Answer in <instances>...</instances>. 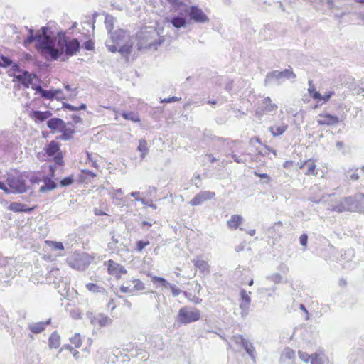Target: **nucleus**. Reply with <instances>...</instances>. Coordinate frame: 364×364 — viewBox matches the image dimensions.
Returning a JSON list of instances; mask_svg holds the SVG:
<instances>
[{"mask_svg": "<svg viewBox=\"0 0 364 364\" xmlns=\"http://www.w3.org/2000/svg\"><path fill=\"white\" fill-rule=\"evenodd\" d=\"M41 46L45 50V54L55 60L63 53L68 56L75 55L80 50V42L77 39L59 35L57 43L53 38L46 37L41 41Z\"/></svg>", "mask_w": 364, "mask_h": 364, "instance_id": "nucleus-1", "label": "nucleus"}, {"mask_svg": "<svg viewBox=\"0 0 364 364\" xmlns=\"http://www.w3.org/2000/svg\"><path fill=\"white\" fill-rule=\"evenodd\" d=\"M136 41L134 36H131L125 31L118 29L111 33L105 42V46L111 53L119 52L122 55H128L132 53Z\"/></svg>", "mask_w": 364, "mask_h": 364, "instance_id": "nucleus-2", "label": "nucleus"}, {"mask_svg": "<svg viewBox=\"0 0 364 364\" xmlns=\"http://www.w3.org/2000/svg\"><path fill=\"white\" fill-rule=\"evenodd\" d=\"M45 154L39 153L38 155V158L40 160H45L43 156L46 154L49 157H53V161H55L56 165L63 166V154L60 150V145L55 141H51L44 149Z\"/></svg>", "mask_w": 364, "mask_h": 364, "instance_id": "nucleus-3", "label": "nucleus"}, {"mask_svg": "<svg viewBox=\"0 0 364 364\" xmlns=\"http://www.w3.org/2000/svg\"><path fill=\"white\" fill-rule=\"evenodd\" d=\"M200 318V311L191 306H183L179 309L177 315L178 322L183 324H188L197 321Z\"/></svg>", "mask_w": 364, "mask_h": 364, "instance_id": "nucleus-4", "label": "nucleus"}, {"mask_svg": "<svg viewBox=\"0 0 364 364\" xmlns=\"http://www.w3.org/2000/svg\"><path fill=\"white\" fill-rule=\"evenodd\" d=\"M9 193H23L27 191L28 186L21 176H9L6 178Z\"/></svg>", "mask_w": 364, "mask_h": 364, "instance_id": "nucleus-5", "label": "nucleus"}, {"mask_svg": "<svg viewBox=\"0 0 364 364\" xmlns=\"http://www.w3.org/2000/svg\"><path fill=\"white\" fill-rule=\"evenodd\" d=\"M277 105L273 103L269 97H266L261 102H258L255 114L260 119L265 114L277 111Z\"/></svg>", "mask_w": 364, "mask_h": 364, "instance_id": "nucleus-6", "label": "nucleus"}, {"mask_svg": "<svg viewBox=\"0 0 364 364\" xmlns=\"http://www.w3.org/2000/svg\"><path fill=\"white\" fill-rule=\"evenodd\" d=\"M296 77V75L291 69H285L283 71L274 70L267 74L264 80L265 85H267L273 80H279L283 78L293 79Z\"/></svg>", "mask_w": 364, "mask_h": 364, "instance_id": "nucleus-7", "label": "nucleus"}, {"mask_svg": "<svg viewBox=\"0 0 364 364\" xmlns=\"http://www.w3.org/2000/svg\"><path fill=\"white\" fill-rule=\"evenodd\" d=\"M48 28L42 27L41 29V34L40 33H38L34 36L33 30L31 28L29 29V36L24 41V45L26 46L32 43L35 40H37L38 42V46L39 49H41L42 53H43L45 54V50L41 46V41H43V39L46 38V37H50L48 34Z\"/></svg>", "mask_w": 364, "mask_h": 364, "instance_id": "nucleus-8", "label": "nucleus"}, {"mask_svg": "<svg viewBox=\"0 0 364 364\" xmlns=\"http://www.w3.org/2000/svg\"><path fill=\"white\" fill-rule=\"evenodd\" d=\"M318 117L317 122L319 125L336 126L340 122V119L336 115L327 112L319 114Z\"/></svg>", "mask_w": 364, "mask_h": 364, "instance_id": "nucleus-9", "label": "nucleus"}, {"mask_svg": "<svg viewBox=\"0 0 364 364\" xmlns=\"http://www.w3.org/2000/svg\"><path fill=\"white\" fill-rule=\"evenodd\" d=\"M14 80L21 82L25 87L28 88L30 85H34L33 80L36 78V75L24 70L21 73L14 74Z\"/></svg>", "mask_w": 364, "mask_h": 364, "instance_id": "nucleus-10", "label": "nucleus"}, {"mask_svg": "<svg viewBox=\"0 0 364 364\" xmlns=\"http://www.w3.org/2000/svg\"><path fill=\"white\" fill-rule=\"evenodd\" d=\"M215 192L209 191H201L193 198V199L189 202V204L192 206L199 205L206 200H211L215 198Z\"/></svg>", "mask_w": 364, "mask_h": 364, "instance_id": "nucleus-11", "label": "nucleus"}, {"mask_svg": "<svg viewBox=\"0 0 364 364\" xmlns=\"http://www.w3.org/2000/svg\"><path fill=\"white\" fill-rule=\"evenodd\" d=\"M130 282L134 284V286L132 287H131L129 284L121 286L120 291L122 293L134 294L137 291H142L145 289L144 284L139 279H133Z\"/></svg>", "mask_w": 364, "mask_h": 364, "instance_id": "nucleus-12", "label": "nucleus"}, {"mask_svg": "<svg viewBox=\"0 0 364 364\" xmlns=\"http://www.w3.org/2000/svg\"><path fill=\"white\" fill-rule=\"evenodd\" d=\"M191 19L198 23H205L208 21V16L204 12L197 6H191L189 11Z\"/></svg>", "mask_w": 364, "mask_h": 364, "instance_id": "nucleus-13", "label": "nucleus"}, {"mask_svg": "<svg viewBox=\"0 0 364 364\" xmlns=\"http://www.w3.org/2000/svg\"><path fill=\"white\" fill-rule=\"evenodd\" d=\"M108 272L117 278H120L122 275L127 274L125 268L113 260L108 261Z\"/></svg>", "mask_w": 364, "mask_h": 364, "instance_id": "nucleus-14", "label": "nucleus"}, {"mask_svg": "<svg viewBox=\"0 0 364 364\" xmlns=\"http://www.w3.org/2000/svg\"><path fill=\"white\" fill-rule=\"evenodd\" d=\"M32 89L39 92L42 97L46 99L58 98V95L61 94L62 91L59 89L54 90H47L43 89L40 85H32Z\"/></svg>", "mask_w": 364, "mask_h": 364, "instance_id": "nucleus-15", "label": "nucleus"}, {"mask_svg": "<svg viewBox=\"0 0 364 364\" xmlns=\"http://www.w3.org/2000/svg\"><path fill=\"white\" fill-rule=\"evenodd\" d=\"M288 129V124L284 122L275 123L268 128L269 132L274 137L282 135Z\"/></svg>", "mask_w": 364, "mask_h": 364, "instance_id": "nucleus-16", "label": "nucleus"}, {"mask_svg": "<svg viewBox=\"0 0 364 364\" xmlns=\"http://www.w3.org/2000/svg\"><path fill=\"white\" fill-rule=\"evenodd\" d=\"M240 296L242 301L240 304V307L242 309V316H246L247 314V311L249 309V306L251 301V298L248 293L244 289L240 291Z\"/></svg>", "mask_w": 364, "mask_h": 364, "instance_id": "nucleus-17", "label": "nucleus"}, {"mask_svg": "<svg viewBox=\"0 0 364 364\" xmlns=\"http://www.w3.org/2000/svg\"><path fill=\"white\" fill-rule=\"evenodd\" d=\"M48 127L51 129H59L60 131L65 128L63 120L59 118H52L47 122Z\"/></svg>", "mask_w": 364, "mask_h": 364, "instance_id": "nucleus-18", "label": "nucleus"}, {"mask_svg": "<svg viewBox=\"0 0 364 364\" xmlns=\"http://www.w3.org/2000/svg\"><path fill=\"white\" fill-rule=\"evenodd\" d=\"M50 323V320L46 322H38L30 323L28 328L30 331L33 333H40L46 328V325Z\"/></svg>", "mask_w": 364, "mask_h": 364, "instance_id": "nucleus-19", "label": "nucleus"}, {"mask_svg": "<svg viewBox=\"0 0 364 364\" xmlns=\"http://www.w3.org/2000/svg\"><path fill=\"white\" fill-rule=\"evenodd\" d=\"M243 218L241 215H233L231 216L230 219L228 220L227 225L228 228L231 229H237L240 224L242 223Z\"/></svg>", "mask_w": 364, "mask_h": 364, "instance_id": "nucleus-20", "label": "nucleus"}, {"mask_svg": "<svg viewBox=\"0 0 364 364\" xmlns=\"http://www.w3.org/2000/svg\"><path fill=\"white\" fill-rule=\"evenodd\" d=\"M346 208H349L347 211H358V206L355 201V195L343 199Z\"/></svg>", "mask_w": 364, "mask_h": 364, "instance_id": "nucleus-21", "label": "nucleus"}, {"mask_svg": "<svg viewBox=\"0 0 364 364\" xmlns=\"http://www.w3.org/2000/svg\"><path fill=\"white\" fill-rule=\"evenodd\" d=\"M52 115L49 111L41 112V111H33V118L38 122H43L48 119Z\"/></svg>", "mask_w": 364, "mask_h": 364, "instance_id": "nucleus-22", "label": "nucleus"}, {"mask_svg": "<svg viewBox=\"0 0 364 364\" xmlns=\"http://www.w3.org/2000/svg\"><path fill=\"white\" fill-rule=\"evenodd\" d=\"M44 185L40 188L41 192H46L48 191L53 190L56 188V183L48 177H45L43 179Z\"/></svg>", "mask_w": 364, "mask_h": 364, "instance_id": "nucleus-23", "label": "nucleus"}, {"mask_svg": "<svg viewBox=\"0 0 364 364\" xmlns=\"http://www.w3.org/2000/svg\"><path fill=\"white\" fill-rule=\"evenodd\" d=\"M194 265L202 272H209V265L208 262L198 257L193 260Z\"/></svg>", "mask_w": 364, "mask_h": 364, "instance_id": "nucleus-24", "label": "nucleus"}, {"mask_svg": "<svg viewBox=\"0 0 364 364\" xmlns=\"http://www.w3.org/2000/svg\"><path fill=\"white\" fill-rule=\"evenodd\" d=\"M306 171H305V175L316 176L318 173L316 171V164L314 160L311 159L306 160Z\"/></svg>", "mask_w": 364, "mask_h": 364, "instance_id": "nucleus-25", "label": "nucleus"}, {"mask_svg": "<svg viewBox=\"0 0 364 364\" xmlns=\"http://www.w3.org/2000/svg\"><path fill=\"white\" fill-rule=\"evenodd\" d=\"M97 323L100 327L107 326L112 323V319L103 314H98Z\"/></svg>", "mask_w": 364, "mask_h": 364, "instance_id": "nucleus-26", "label": "nucleus"}, {"mask_svg": "<svg viewBox=\"0 0 364 364\" xmlns=\"http://www.w3.org/2000/svg\"><path fill=\"white\" fill-rule=\"evenodd\" d=\"M60 346V336L56 333L53 332L49 338V346L50 348H58Z\"/></svg>", "mask_w": 364, "mask_h": 364, "instance_id": "nucleus-27", "label": "nucleus"}, {"mask_svg": "<svg viewBox=\"0 0 364 364\" xmlns=\"http://www.w3.org/2000/svg\"><path fill=\"white\" fill-rule=\"evenodd\" d=\"M242 348L245 350L253 362H256V351L253 344L248 341L245 343V346Z\"/></svg>", "mask_w": 364, "mask_h": 364, "instance_id": "nucleus-28", "label": "nucleus"}, {"mask_svg": "<svg viewBox=\"0 0 364 364\" xmlns=\"http://www.w3.org/2000/svg\"><path fill=\"white\" fill-rule=\"evenodd\" d=\"M168 21L176 28L184 27L186 23V18L181 16H174L168 20Z\"/></svg>", "mask_w": 364, "mask_h": 364, "instance_id": "nucleus-29", "label": "nucleus"}, {"mask_svg": "<svg viewBox=\"0 0 364 364\" xmlns=\"http://www.w3.org/2000/svg\"><path fill=\"white\" fill-rule=\"evenodd\" d=\"M151 282L156 287H162L164 288H168V287L171 284L164 278L160 277H157V276L152 277H151Z\"/></svg>", "mask_w": 364, "mask_h": 364, "instance_id": "nucleus-30", "label": "nucleus"}, {"mask_svg": "<svg viewBox=\"0 0 364 364\" xmlns=\"http://www.w3.org/2000/svg\"><path fill=\"white\" fill-rule=\"evenodd\" d=\"M114 18L112 16H111L109 14H107L105 16V25L106 29L108 31V34L109 36H111V33L114 32V31H112V30L114 28Z\"/></svg>", "mask_w": 364, "mask_h": 364, "instance_id": "nucleus-31", "label": "nucleus"}, {"mask_svg": "<svg viewBox=\"0 0 364 364\" xmlns=\"http://www.w3.org/2000/svg\"><path fill=\"white\" fill-rule=\"evenodd\" d=\"M124 119L126 120H129L133 122H140V117L139 114L134 112H122L120 114Z\"/></svg>", "mask_w": 364, "mask_h": 364, "instance_id": "nucleus-32", "label": "nucleus"}, {"mask_svg": "<svg viewBox=\"0 0 364 364\" xmlns=\"http://www.w3.org/2000/svg\"><path fill=\"white\" fill-rule=\"evenodd\" d=\"M160 44H161V41L156 42L155 41H148L146 43H143L142 41H141L137 44V46H138L139 50H141L142 48L156 49L157 46H159Z\"/></svg>", "mask_w": 364, "mask_h": 364, "instance_id": "nucleus-33", "label": "nucleus"}, {"mask_svg": "<svg viewBox=\"0 0 364 364\" xmlns=\"http://www.w3.org/2000/svg\"><path fill=\"white\" fill-rule=\"evenodd\" d=\"M137 149L141 152V158L144 159L149 151L146 141L144 139L140 140Z\"/></svg>", "mask_w": 364, "mask_h": 364, "instance_id": "nucleus-34", "label": "nucleus"}, {"mask_svg": "<svg viewBox=\"0 0 364 364\" xmlns=\"http://www.w3.org/2000/svg\"><path fill=\"white\" fill-rule=\"evenodd\" d=\"M355 201L358 206V211H363L364 210V194L361 193L355 194Z\"/></svg>", "mask_w": 364, "mask_h": 364, "instance_id": "nucleus-35", "label": "nucleus"}, {"mask_svg": "<svg viewBox=\"0 0 364 364\" xmlns=\"http://www.w3.org/2000/svg\"><path fill=\"white\" fill-rule=\"evenodd\" d=\"M349 208H346L343 200H342L338 205H332L329 208L331 211H336L338 213L347 211Z\"/></svg>", "mask_w": 364, "mask_h": 364, "instance_id": "nucleus-36", "label": "nucleus"}, {"mask_svg": "<svg viewBox=\"0 0 364 364\" xmlns=\"http://www.w3.org/2000/svg\"><path fill=\"white\" fill-rule=\"evenodd\" d=\"M231 340L236 344L240 346L243 347L245 343H247L248 341L243 338L241 335H235L231 338Z\"/></svg>", "mask_w": 364, "mask_h": 364, "instance_id": "nucleus-37", "label": "nucleus"}, {"mask_svg": "<svg viewBox=\"0 0 364 364\" xmlns=\"http://www.w3.org/2000/svg\"><path fill=\"white\" fill-rule=\"evenodd\" d=\"M9 210L14 211V212H23V211L26 210L24 209V205H23L21 203H11L9 205Z\"/></svg>", "mask_w": 364, "mask_h": 364, "instance_id": "nucleus-38", "label": "nucleus"}, {"mask_svg": "<svg viewBox=\"0 0 364 364\" xmlns=\"http://www.w3.org/2000/svg\"><path fill=\"white\" fill-rule=\"evenodd\" d=\"M309 87L308 90H309L310 95L313 97V99L316 100V99H318V97H321V94L315 90L314 87L312 85L311 81L309 82Z\"/></svg>", "mask_w": 364, "mask_h": 364, "instance_id": "nucleus-39", "label": "nucleus"}, {"mask_svg": "<svg viewBox=\"0 0 364 364\" xmlns=\"http://www.w3.org/2000/svg\"><path fill=\"white\" fill-rule=\"evenodd\" d=\"M295 356V352L291 349L290 348H284L282 354V358H284L286 359H293Z\"/></svg>", "mask_w": 364, "mask_h": 364, "instance_id": "nucleus-40", "label": "nucleus"}, {"mask_svg": "<svg viewBox=\"0 0 364 364\" xmlns=\"http://www.w3.org/2000/svg\"><path fill=\"white\" fill-rule=\"evenodd\" d=\"M86 288L92 292L96 293V292H102L104 291V289L102 287H100L97 286V284L94 283H88L86 284Z\"/></svg>", "mask_w": 364, "mask_h": 364, "instance_id": "nucleus-41", "label": "nucleus"}, {"mask_svg": "<svg viewBox=\"0 0 364 364\" xmlns=\"http://www.w3.org/2000/svg\"><path fill=\"white\" fill-rule=\"evenodd\" d=\"M70 342L75 345L76 348H80L82 345V341L79 333H75L74 336L70 338Z\"/></svg>", "mask_w": 364, "mask_h": 364, "instance_id": "nucleus-42", "label": "nucleus"}, {"mask_svg": "<svg viewBox=\"0 0 364 364\" xmlns=\"http://www.w3.org/2000/svg\"><path fill=\"white\" fill-rule=\"evenodd\" d=\"M282 276L279 273H274L270 276H268L267 277V279L271 281V282H273L275 284H279L282 282Z\"/></svg>", "mask_w": 364, "mask_h": 364, "instance_id": "nucleus-43", "label": "nucleus"}, {"mask_svg": "<svg viewBox=\"0 0 364 364\" xmlns=\"http://www.w3.org/2000/svg\"><path fill=\"white\" fill-rule=\"evenodd\" d=\"M311 364H323V360L320 356V354L315 353L311 355Z\"/></svg>", "mask_w": 364, "mask_h": 364, "instance_id": "nucleus-44", "label": "nucleus"}, {"mask_svg": "<svg viewBox=\"0 0 364 364\" xmlns=\"http://www.w3.org/2000/svg\"><path fill=\"white\" fill-rule=\"evenodd\" d=\"M334 95H335L334 91H332V90L328 91V92H326L323 95H321V97H318V100H323V102H326Z\"/></svg>", "mask_w": 364, "mask_h": 364, "instance_id": "nucleus-45", "label": "nucleus"}, {"mask_svg": "<svg viewBox=\"0 0 364 364\" xmlns=\"http://www.w3.org/2000/svg\"><path fill=\"white\" fill-rule=\"evenodd\" d=\"M74 133V130L71 129H65L64 133L60 136V138L63 140L69 139L72 134Z\"/></svg>", "mask_w": 364, "mask_h": 364, "instance_id": "nucleus-46", "label": "nucleus"}, {"mask_svg": "<svg viewBox=\"0 0 364 364\" xmlns=\"http://www.w3.org/2000/svg\"><path fill=\"white\" fill-rule=\"evenodd\" d=\"M149 245V241L139 240L136 242V250L141 252L143 249Z\"/></svg>", "mask_w": 364, "mask_h": 364, "instance_id": "nucleus-47", "label": "nucleus"}, {"mask_svg": "<svg viewBox=\"0 0 364 364\" xmlns=\"http://www.w3.org/2000/svg\"><path fill=\"white\" fill-rule=\"evenodd\" d=\"M11 63H12V61L9 58L3 56V55L1 57L0 66L8 67V66L11 65Z\"/></svg>", "mask_w": 364, "mask_h": 364, "instance_id": "nucleus-48", "label": "nucleus"}, {"mask_svg": "<svg viewBox=\"0 0 364 364\" xmlns=\"http://www.w3.org/2000/svg\"><path fill=\"white\" fill-rule=\"evenodd\" d=\"M70 316L75 319H81L82 313L78 309H75L70 311Z\"/></svg>", "mask_w": 364, "mask_h": 364, "instance_id": "nucleus-49", "label": "nucleus"}, {"mask_svg": "<svg viewBox=\"0 0 364 364\" xmlns=\"http://www.w3.org/2000/svg\"><path fill=\"white\" fill-rule=\"evenodd\" d=\"M73 181V178L72 176H68L61 180L60 183L61 186H67L72 184Z\"/></svg>", "mask_w": 364, "mask_h": 364, "instance_id": "nucleus-50", "label": "nucleus"}, {"mask_svg": "<svg viewBox=\"0 0 364 364\" xmlns=\"http://www.w3.org/2000/svg\"><path fill=\"white\" fill-rule=\"evenodd\" d=\"M298 355L299 358L305 363H307L309 360V358H311V355H309L306 352H303L301 350L298 352Z\"/></svg>", "mask_w": 364, "mask_h": 364, "instance_id": "nucleus-51", "label": "nucleus"}, {"mask_svg": "<svg viewBox=\"0 0 364 364\" xmlns=\"http://www.w3.org/2000/svg\"><path fill=\"white\" fill-rule=\"evenodd\" d=\"M87 316L92 325H96L97 323V315L95 316L92 311H87Z\"/></svg>", "mask_w": 364, "mask_h": 364, "instance_id": "nucleus-52", "label": "nucleus"}, {"mask_svg": "<svg viewBox=\"0 0 364 364\" xmlns=\"http://www.w3.org/2000/svg\"><path fill=\"white\" fill-rule=\"evenodd\" d=\"M50 246L53 250H63L64 249V247L62 244V242H50Z\"/></svg>", "mask_w": 364, "mask_h": 364, "instance_id": "nucleus-53", "label": "nucleus"}, {"mask_svg": "<svg viewBox=\"0 0 364 364\" xmlns=\"http://www.w3.org/2000/svg\"><path fill=\"white\" fill-rule=\"evenodd\" d=\"M168 288L171 289L172 294L174 297L178 296L181 293V290L173 284H171Z\"/></svg>", "mask_w": 364, "mask_h": 364, "instance_id": "nucleus-54", "label": "nucleus"}, {"mask_svg": "<svg viewBox=\"0 0 364 364\" xmlns=\"http://www.w3.org/2000/svg\"><path fill=\"white\" fill-rule=\"evenodd\" d=\"M83 46L87 50H92L94 49V42L92 40H88L85 42Z\"/></svg>", "mask_w": 364, "mask_h": 364, "instance_id": "nucleus-55", "label": "nucleus"}, {"mask_svg": "<svg viewBox=\"0 0 364 364\" xmlns=\"http://www.w3.org/2000/svg\"><path fill=\"white\" fill-rule=\"evenodd\" d=\"M308 237L307 235L303 234L299 237V242L303 247H306L307 245Z\"/></svg>", "mask_w": 364, "mask_h": 364, "instance_id": "nucleus-56", "label": "nucleus"}, {"mask_svg": "<svg viewBox=\"0 0 364 364\" xmlns=\"http://www.w3.org/2000/svg\"><path fill=\"white\" fill-rule=\"evenodd\" d=\"M282 223L281 222H277V223H275L274 225L269 228L268 229V232L269 233H272L273 231L276 230L277 228H282Z\"/></svg>", "mask_w": 364, "mask_h": 364, "instance_id": "nucleus-57", "label": "nucleus"}, {"mask_svg": "<svg viewBox=\"0 0 364 364\" xmlns=\"http://www.w3.org/2000/svg\"><path fill=\"white\" fill-rule=\"evenodd\" d=\"M87 159L91 162V164L93 167H97V161L92 157V155L90 153H87Z\"/></svg>", "mask_w": 364, "mask_h": 364, "instance_id": "nucleus-58", "label": "nucleus"}, {"mask_svg": "<svg viewBox=\"0 0 364 364\" xmlns=\"http://www.w3.org/2000/svg\"><path fill=\"white\" fill-rule=\"evenodd\" d=\"M63 107L65 109H68L71 111H77L78 110V108L77 107L73 106L70 104L68 103H63Z\"/></svg>", "mask_w": 364, "mask_h": 364, "instance_id": "nucleus-59", "label": "nucleus"}, {"mask_svg": "<svg viewBox=\"0 0 364 364\" xmlns=\"http://www.w3.org/2000/svg\"><path fill=\"white\" fill-rule=\"evenodd\" d=\"M178 100H179L178 97H168V98H164V100H161V102L170 103V102H176Z\"/></svg>", "mask_w": 364, "mask_h": 364, "instance_id": "nucleus-60", "label": "nucleus"}, {"mask_svg": "<svg viewBox=\"0 0 364 364\" xmlns=\"http://www.w3.org/2000/svg\"><path fill=\"white\" fill-rule=\"evenodd\" d=\"M232 159L237 163L242 164L245 163V161L242 159L240 156H237L235 154H231Z\"/></svg>", "mask_w": 364, "mask_h": 364, "instance_id": "nucleus-61", "label": "nucleus"}, {"mask_svg": "<svg viewBox=\"0 0 364 364\" xmlns=\"http://www.w3.org/2000/svg\"><path fill=\"white\" fill-rule=\"evenodd\" d=\"M67 349H69L70 350V352L73 353V357L75 358V359H77L78 357H79V352L76 350H75L73 348H72L71 346H68L66 347Z\"/></svg>", "mask_w": 364, "mask_h": 364, "instance_id": "nucleus-62", "label": "nucleus"}, {"mask_svg": "<svg viewBox=\"0 0 364 364\" xmlns=\"http://www.w3.org/2000/svg\"><path fill=\"white\" fill-rule=\"evenodd\" d=\"M157 191L156 188L149 186L146 192L147 196H151L153 193H156Z\"/></svg>", "mask_w": 364, "mask_h": 364, "instance_id": "nucleus-63", "label": "nucleus"}, {"mask_svg": "<svg viewBox=\"0 0 364 364\" xmlns=\"http://www.w3.org/2000/svg\"><path fill=\"white\" fill-rule=\"evenodd\" d=\"M299 308H300V309L301 311H303V313H305V314H306L305 319L306 320H309V312H308L307 309L304 306V304H300Z\"/></svg>", "mask_w": 364, "mask_h": 364, "instance_id": "nucleus-64", "label": "nucleus"}]
</instances>
